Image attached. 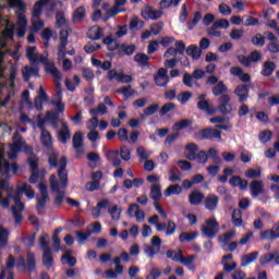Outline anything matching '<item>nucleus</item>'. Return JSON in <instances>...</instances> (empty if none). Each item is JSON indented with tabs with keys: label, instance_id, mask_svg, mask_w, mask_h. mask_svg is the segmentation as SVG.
<instances>
[{
	"label": "nucleus",
	"instance_id": "obj_46",
	"mask_svg": "<svg viewBox=\"0 0 279 279\" xmlns=\"http://www.w3.org/2000/svg\"><path fill=\"white\" fill-rule=\"evenodd\" d=\"M171 5L178 8V5H180V0H161L159 2L160 10H167V8H171Z\"/></svg>",
	"mask_w": 279,
	"mask_h": 279
},
{
	"label": "nucleus",
	"instance_id": "obj_34",
	"mask_svg": "<svg viewBox=\"0 0 279 279\" xmlns=\"http://www.w3.org/2000/svg\"><path fill=\"white\" fill-rule=\"evenodd\" d=\"M118 95H123L125 99H130V97H134L136 95V90L132 88V85H126L117 89Z\"/></svg>",
	"mask_w": 279,
	"mask_h": 279
},
{
	"label": "nucleus",
	"instance_id": "obj_24",
	"mask_svg": "<svg viewBox=\"0 0 279 279\" xmlns=\"http://www.w3.org/2000/svg\"><path fill=\"white\" fill-rule=\"evenodd\" d=\"M204 199H206V196L199 191L194 190L189 195V203L191 204V206H199L204 202Z\"/></svg>",
	"mask_w": 279,
	"mask_h": 279
},
{
	"label": "nucleus",
	"instance_id": "obj_64",
	"mask_svg": "<svg viewBox=\"0 0 279 279\" xmlns=\"http://www.w3.org/2000/svg\"><path fill=\"white\" fill-rule=\"evenodd\" d=\"M38 162L39 159L36 156H32L28 158V165L31 167V171H37L38 172Z\"/></svg>",
	"mask_w": 279,
	"mask_h": 279
},
{
	"label": "nucleus",
	"instance_id": "obj_35",
	"mask_svg": "<svg viewBox=\"0 0 279 279\" xmlns=\"http://www.w3.org/2000/svg\"><path fill=\"white\" fill-rule=\"evenodd\" d=\"M43 265L46 269H51V266L53 265V255L51 250L44 251Z\"/></svg>",
	"mask_w": 279,
	"mask_h": 279
},
{
	"label": "nucleus",
	"instance_id": "obj_53",
	"mask_svg": "<svg viewBox=\"0 0 279 279\" xmlns=\"http://www.w3.org/2000/svg\"><path fill=\"white\" fill-rule=\"evenodd\" d=\"M145 25V22L140 21L138 17H133L129 24V29L134 31V29H141Z\"/></svg>",
	"mask_w": 279,
	"mask_h": 279
},
{
	"label": "nucleus",
	"instance_id": "obj_13",
	"mask_svg": "<svg viewBox=\"0 0 279 279\" xmlns=\"http://www.w3.org/2000/svg\"><path fill=\"white\" fill-rule=\"evenodd\" d=\"M16 266L23 267V269L27 268L28 271H34V269H36V255L32 252H28L26 254V262L23 256H20L17 258Z\"/></svg>",
	"mask_w": 279,
	"mask_h": 279
},
{
	"label": "nucleus",
	"instance_id": "obj_43",
	"mask_svg": "<svg viewBox=\"0 0 279 279\" xmlns=\"http://www.w3.org/2000/svg\"><path fill=\"white\" fill-rule=\"evenodd\" d=\"M47 3V0H39L33 8V16L40 19L43 14V7Z\"/></svg>",
	"mask_w": 279,
	"mask_h": 279
},
{
	"label": "nucleus",
	"instance_id": "obj_50",
	"mask_svg": "<svg viewBox=\"0 0 279 279\" xmlns=\"http://www.w3.org/2000/svg\"><path fill=\"white\" fill-rule=\"evenodd\" d=\"M10 236V232L8 229L0 227V243L2 247H5L8 245V239Z\"/></svg>",
	"mask_w": 279,
	"mask_h": 279
},
{
	"label": "nucleus",
	"instance_id": "obj_37",
	"mask_svg": "<svg viewBox=\"0 0 279 279\" xmlns=\"http://www.w3.org/2000/svg\"><path fill=\"white\" fill-rule=\"evenodd\" d=\"M259 236L262 241H276V239H278V235H276V231L274 229L262 231Z\"/></svg>",
	"mask_w": 279,
	"mask_h": 279
},
{
	"label": "nucleus",
	"instance_id": "obj_18",
	"mask_svg": "<svg viewBox=\"0 0 279 279\" xmlns=\"http://www.w3.org/2000/svg\"><path fill=\"white\" fill-rule=\"evenodd\" d=\"M275 263V265H279V252L275 251V253H266L260 256L259 265L265 267V265H269V263Z\"/></svg>",
	"mask_w": 279,
	"mask_h": 279
},
{
	"label": "nucleus",
	"instance_id": "obj_41",
	"mask_svg": "<svg viewBox=\"0 0 279 279\" xmlns=\"http://www.w3.org/2000/svg\"><path fill=\"white\" fill-rule=\"evenodd\" d=\"M40 141L44 147H51V145H53V138L51 137V133H49V131L41 132Z\"/></svg>",
	"mask_w": 279,
	"mask_h": 279
},
{
	"label": "nucleus",
	"instance_id": "obj_1",
	"mask_svg": "<svg viewBox=\"0 0 279 279\" xmlns=\"http://www.w3.org/2000/svg\"><path fill=\"white\" fill-rule=\"evenodd\" d=\"M66 165L69 161L66 160L65 156H62L59 159V169H58V179L56 174L50 175V189L52 193H56L54 197V206L57 208H61L62 204H64V197H66V189H69V172H66Z\"/></svg>",
	"mask_w": 279,
	"mask_h": 279
},
{
	"label": "nucleus",
	"instance_id": "obj_12",
	"mask_svg": "<svg viewBox=\"0 0 279 279\" xmlns=\"http://www.w3.org/2000/svg\"><path fill=\"white\" fill-rule=\"evenodd\" d=\"M60 45L57 52L58 60H64L66 58V45H69V31L61 29L59 32Z\"/></svg>",
	"mask_w": 279,
	"mask_h": 279
},
{
	"label": "nucleus",
	"instance_id": "obj_23",
	"mask_svg": "<svg viewBox=\"0 0 279 279\" xmlns=\"http://www.w3.org/2000/svg\"><path fill=\"white\" fill-rule=\"evenodd\" d=\"M39 71L40 70L38 69V66H29V65L24 66L22 71L24 82H29L32 77H38Z\"/></svg>",
	"mask_w": 279,
	"mask_h": 279
},
{
	"label": "nucleus",
	"instance_id": "obj_47",
	"mask_svg": "<svg viewBox=\"0 0 279 279\" xmlns=\"http://www.w3.org/2000/svg\"><path fill=\"white\" fill-rule=\"evenodd\" d=\"M265 36H262L260 33H257L255 36L252 37L251 43L254 47H265Z\"/></svg>",
	"mask_w": 279,
	"mask_h": 279
},
{
	"label": "nucleus",
	"instance_id": "obj_7",
	"mask_svg": "<svg viewBox=\"0 0 279 279\" xmlns=\"http://www.w3.org/2000/svg\"><path fill=\"white\" fill-rule=\"evenodd\" d=\"M201 232L207 239H216L217 234H219V222L215 218L206 219L205 225L201 227Z\"/></svg>",
	"mask_w": 279,
	"mask_h": 279
},
{
	"label": "nucleus",
	"instance_id": "obj_15",
	"mask_svg": "<svg viewBox=\"0 0 279 279\" xmlns=\"http://www.w3.org/2000/svg\"><path fill=\"white\" fill-rule=\"evenodd\" d=\"M72 145L76 151V158H82L84 156V150L82 147L84 146V136L82 135V132L74 133L72 137Z\"/></svg>",
	"mask_w": 279,
	"mask_h": 279
},
{
	"label": "nucleus",
	"instance_id": "obj_2",
	"mask_svg": "<svg viewBox=\"0 0 279 279\" xmlns=\"http://www.w3.org/2000/svg\"><path fill=\"white\" fill-rule=\"evenodd\" d=\"M26 58H28L29 62L32 64H44L46 73H49L56 84H57V90H62V73H60V70L56 66V63L53 61H49L47 57L36 53V46H31L26 49Z\"/></svg>",
	"mask_w": 279,
	"mask_h": 279
},
{
	"label": "nucleus",
	"instance_id": "obj_60",
	"mask_svg": "<svg viewBox=\"0 0 279 279\" xmlns=\"http://www.w3.org/2000/svg\"><path fill=\"white\" fill-rule=\"evenodd\" d=\"M162 27H165V23L162 22L153 23L150 26V32L154 34V36H158V34L162 32Z\"/></svg>",
	"mask_w": 279,
	"mask_h": 279
},
{
	"label": "nucleus",
	"instance_id": "obj_42",
	"mask_svg": "<svg viewBox=\"0 0 279 279\" xmlns=\"http://www.w3.org/2000/svg\"><path fill=\"white\" fill-rule=\"evenodd\" d=\"M193 121H191L190 119L181 120L172 125V131L180 132V130H186V128H189V125H191Z\"/></svg>",
	"mask_w": 279,
	"mask_h": 279
},
{
	"label": "nucleus",
	"instance_id": "obj_20",
	"mask_svg": "<svg viewBox=\"0 0 279 279\" xmlns=\"http://www.w3.org/2000/svg\"><path fill=\"white\" fill-rule=\"evenodd\" d=\"M14 29H16L14 23L7 21L5 28L0 33V38L2 40H14Z\"/></svg>",
	"mask_w": 279,
	"mask_h": 279
},
{
	"label": "nucleus",
	"instance_id": "obj_19",
	"mask_svg": "<svg viewBox=\"0 0 279 279\" xmlns=\"http://www.w3.org/2000/svg\"><path fill=\"white\" fill-rule=\"evenodd\" d=\"M15 193L20 196L23 195V193H25L28 199H34V197H36V192L32 190V185L27 183H22L21 185H17Z\"/></svg>",
	"mask_w": 279,
	"mask_h": 279
},
{
	"label": "nucleus",
	"instance_id": "obj_10",
	"mask_svg": "<svg viewBox=\"0 0 279 279\" xmlns=\"http://www.w3.org/2000/svg\"><path fill=\"white\" fill-rule=\"evenodd\" d=\"M39 193L40 196H37L36 210H45V208H47V204L51 202V198H49V191L45 183H39Z\"/></svg>",
	"mask_w": 279,
	"mask_h": 279
},
{
	"label": "nucleus",
	"instance_id": "obj_17",
	"mask_svg": "<svg viewBox=\"0 0 279 279\" xmlns=\"http://www.w3.org/2000/svg\"><path fill=\"white\" fill-rule=\"evenodd\" d=\"M250 191L252 197H258V195H265V182L260 180H253L250 183Z\"/></svg>",
	"mask_w": 279,
	"mask_h": 279
},
{
	"label": "nucleus",
	"instance_id": "obj_49",
	"mask_svg": "<svg viewBox=\"0 0 279 279\" xmlns=\"http://www.w3.org/2000/svg\"><path fill=\"white\" fill-rule=\"evenodd\" d=\"M59 156H60V154L58 151H53L52 154H50L48 156V165H49L50 169L58 168V157Z\"/></svg>",
	"mask_w": 279,
	"mask_h": 279
},
{
	"label": "nucleus",
	"instance_id": "obj_30",
	"mask_svg": "<svg viewBox=\"0 0 279 279\" xmlns=\"http://www.w3.org/2000/svg\"><path fill=\"white\" fill-rule=\"evenodd\" d=\"M185 53L186 56H190L192 60H199V58H202L203 51L196 45H190L185 49Z\"/></svg>",
	"mask_w": 279,
	"mask_h": 279
},
{
	"label": "nucleus",
	"instance_id": "obj_14",
	"mask_svg": "<svg viewBox=\"0 0 279 279\" xmlns=\"http://www.w3.org/2000/svg\"><path fill=\"white\" fill-rule=\"evenodd\" d=\"M167 73H169V71L165 68H160L157 71V74L154 75L156 86L160 88L167 87V84H169V74Z\"/></svg>",
	"mask_w": 279,
	"mask_h": 279
},
{
	"label": "nucleus",
	"instance_id": "obj_57",
	"mask_svg": "<svg viewBox=\"0 0 279 279\" xmlns=\"http://www.w3.org/2000/svg\"><path fill=\"white\" fill-rule=\"evenodd\" d=\"M148 19H150L151 21H158V19H160V16H162V11L160 10H151V7H148Z\"/></svg>",
	"mask_w": 279,
	"mask_h": 279
},
{
	"label": "nucleus",
	"instance_id": "obj_61",
	"mask_svg": "<svg viewBox=\"0 0 279 279\" xmlns=\"http://www.w3.org/2000/svg\"><path fill=\"white\" fill-rule=\"evenodd\" d=\"M193 80H195L193 77V74L185 72L183 74V84L184 86H187V88H193Z\"/></svg>",
	"mask_w": 279,
	"mask_h": 279
},
{
	"label": "nucleus",
	"instance_id": "obj_27",
	"mask_svg": "<svg viewBox=\"0 0 279 279\" xmlns=\"http://www.w3.org/2000/svg\"><path fill=\"white\" fill-rule=\"evenodd\" d=\"M258 251L248 253L241 257V267H247V265H252V263H256L258 260Z\"/></svg>",
	"mask_w": 279,
	"mask_h": 279
},
{
	"label": "nucleus",
	"instance_id": "obj_44",
	"mask_svg": "<svg viewBox=\"0 0 279 279\" xmlns=\"http://www.w3.org/2000/svg\"><path fill=\"white\" fill-rule=\"evenodd\" d=\"M182 193V187L179 184H172L165 191V196L170 197V195H180Z\"/></svg>",
	"mask_w": 279,
	"mask_h": 279
},
{
	"label": "nucleus",
	"instance_id": "obj_31",
	"mask_svg": "<svg viewBox=\"0 0 279 279\" xmlns=\"http://www.w3.org/2000/svg\"><path fill=\"white\" fill-rule=\"evenodd\" d=\"M84 19H86V9L84 7L76 8L72 15L73 23H81Z\"/></svg>",
	"mask_w": 279,
	"mask_h": 279
},
{
	"label": "nucleus",
	"instance_id": "obj_59",
	"mask_svg": "<svg viewBox=\"0 0 279 279\" xmlns=\"http://www.w3.org/2000/svg\"><path fill=\"white\" fill-rule=\"evenodd\" d=\"M158 108H160V105L153 104L144 109V114L146 117H151L155 112H158Z\"/></svg>",
	"mask_w": 279,
	"mask_h": 279
},
{
	"label": "nucleus",
	"instance_id": "obj_4",
	"mask_svg": "<svg viewBox=\"0 0 279 279\" xmlns=\"http://www.w3.org/2000/svg\"><path fill=\"white\" fill-rule=\"evenodd\" d=\"M160 217L158 215H154L148 218V223L151 226H156L157 232H162L166 230V236H173L175 234V230H178V225L173 220H168L167 223L159 222Z\"/></svg>",
	"mask_w": 279,
	"mask_h": 279
},
{
	"label": "nucleus",
	"instance_id": "obj_48",
	"mask_svg": "<svg viewBox=\"0 0 279 279\" xmlns=\"http://www.w3.org/2000/svg\"><path fill=\"white\" fill-rule=\"evenodd\" d=\"M202 21V12L197 11L194 13V17L191 22L187 23V29L192 32V29H195V25Z\"/></svg>",
	"mask_w": 279,
	"mask_h": 279
},
{
	"label": "nucleus",
	"instance_id": "obj_11",
	"mask_svg": "<svg viewBox=\"0 0 279 279\" xmlns=\"http://www.w3.org/2000/svg\"><path fill=\"white\" fill-rule=\"evenodd\" d=\"M207 97L206 94H199L196 108L201 110V112H205L209 117H213V114L217 112V109L210 106V101H208Z\"/></svg>",
	"mask_w": 279,
	"mask_h": 279
},
{
	"label": "nucleus",
	"instance_id": "obj_16",
	"mask_svg": "<svg viewBox=\"0 0 279 279\" xmlns=\"http://www.w3.org/2000/svg\"><path fill=\"white\" fill-rule=\"evenodd\" d=\"M233 93L238 97L240 104H245V100L250 99V85H238Z\"/></svg>",
	"mask_w": 279,
	"mask_h": 279
},
{
	"label": "nucleus",
	"instance_id": "obj_40",
	"mask_svg": "<svg viewBox=\"0 0 279 279\" xmlns=\"http://www.w3.org/2000/svg\"><path fill=\"white\" fill-rule=\"evenodd\" d=\"M150 197L154 199V202H158L160 197H162V187H160V184H154L150 187Z\"/></svg>",
	"mask_w": 279,
	"mask_h": 279
},
{
	"label": "nucleus",
	"instance_id": "obj_28",
	"mask_svg": "<svg viewBox=\"0 0 279 279\" xmlns=\"http://www.w3.org/2000/svg\"><path fill=\"white\" fill-rule=\"evenodd\" d=\"M134 51H136V46L121 44L119 51H117V53L120 58H123V56H133Z\"/></svg>",
	"mask_w": 279,
	"mask_h": 279
},
{
	"label": "nucleus",
	"instance_id": "obj_38",
	"mask_svg": "<svg viewBox=\"0 0 279 279\" xmlns=\"http://www.w3.org/2000/svg\"><path fill=\"white\" fill-rule=\"evenodd\" d=\"M243 213L241 211V209H234L232 213V222L233 226H235L236 228H241V226H243Z\"/></svg>",
	"mask_w": 279,
	"mask_h": 279
},
{
	"label": "nucleus",
	"instance_id": "obj_3",
	"mask_svg": "<svg viewBox=\"0 0 279 279\" xmlns=\"http://www.w3.org/2000/svg\"><path fill=\"white\" fill-rule=\"evenodd\" d=\"M213 95L215 97H219L218 99V110L221 114H230L232 112V104H230V95L223 94L228 93V86L223 84V81H220L216 86L211 89Z\"/></svg>",
	"mask_w": 279,
	"mask_h": 279
},
{
	"label": "nucleus",
	"instance_id": "obj_51",
	"mask_svg": "<svg viewBox=\"0 0 279 279\" xmlns=\"http://www.w3.org/2000/svg\"><path fill=\"white\" fill-rule=\"evenodd\" d=\"M245 178H248V180H257L260 178V169H247L245 171Z\"/></svg>",
	"mask_w": 279,
	"mask_h": 279
},
{
	"label": "nucleus",
	"instance_id": "obj_39",
	"mask_svg": "<svg viewBox=\"0 0 279 279\" xmlns=\"http://www.w3.org/2000/svg\"><path fill=\"white\" fill-rule=\"evenodd\" d=\"M134 62H137L142 66H149V56L138 52L134 56Z\"/></svg>",
	"mask_w": 279,
	"mask_h": 279
},
{
	"label": "nucleus",
	"instance_id": "obj_54",
	"mask_svg": "<svg viewBox=\"0 0 279 279\" xmlns=\"http://www.w3.org/2000/svg\"><path fill=\"white\" fill-rule=\"evenodd\" d=\"M120 156H121L122 160L128 162L132 158V151L130 149H128V146H121L120 147Z\"/></svg>",
	"mask_w": 279,
	"mask_h": 279
},
{
	"label": "nucleus",
	"instance_id": "obj_55",
	"mask_svg": "<svg viewBox=\"0 0 279 279\" xmlns=\"http://www.w3.org/2000/svg\"><path fill=\"white\" fill-rule=\"evenodd\" d=\"M189 20V9L186 8V3H183L181 7L180 15H179V21L180 23H186Z\"/></svg>",
	"mask_w": 279,
	"mask_h": 279
},
{
	"label": "nucleus",
	"instance_id": "obj_63",
	"mask_svg": "<svg viewBox=\"0 0 279 279\" xmlns=\"http://www.w3.org/2000/svg\"><path fill=\"white\" fill-rule=\"evenodd\" d=\"M47 234L40 235L39 238V245L43 252H47V250H51V246H49V242H47Z\"/></svg>",
	"mask_w": 279,
	"mask_h": 279
},
{
	"label": "nucleus",
	"instance_id": "obj_58",
	"mask_svg": "<svg viewBox=\"0 0 279 279\" xmlns=\"http://www.w3.org/2000/svg\"><path fill=\"white\" fill-rule=\"evenodd\" d=\"M243 34H245V32L241 28H233L230 33V38L232 40H241L243 38Z\"/></svg>",
	"mask_w": 279,
	"mask_h": 279
},
{
	"label": "nucleus",
	"instance_id": "obj_32",
	"mask_svg": "<svg viewBox=\"0 0 279 279\" xmlns=\"http://www.w3.org/2000/svg\"><path fill=\"white\" fill-rule=\"evenodd\" d=\"M198 234L199 233L197 231L182 232L179 235V241L180 243H191V241H195V239H197Z\"/></svg>",
	"mask_w": 279,
	"mask_h": 279
},
{
	"label": "nucleus",
	"instance_id": "obj_6",
	"mask_svg": "<svg viewBox=\"0 0 279 279\" xmlns=\"http://www.w3.org/2000/svg\"><path fill=\"white\" fill-rule=\"evenodd\" d=\"M9 8L11 10H17L16 16H17V25L19 27H27V17L25 16V10L26 5L23 0H8Z\"/></svg>",
	"mask_w": 279,
	"mask_h": 279
},
{
	"label": "nucleus",
	"instance_id": "obj_8",
	"mask_svg": "<svg viewBox=\"0 0 279 279\" xmlns=\"http://www.w3.org/2000/svg\"><path fill=\"white\" fill-rule=\"evenodd\" d=\"M12 199H13L15 206L17 207V208L15 206L11 207L12 215L15 219V225L21 226V223H23V213H21V211L25 210V204L23 203V201H21V195L17 194L16 192L12 196Z\"/></svg>",
	"mask_w": 279,
	"mask_h": 279
},
{
	"label": "nucleus",
	"instance_id": "obj_5",
	"mask_svg": "<svg viewBox=\"0 0 279 279\" xmlns=\"http://www.w3.org/2000/svg\"><path fill=\"white\" fill-rule=\"evenodd\" d=\"M187 154L185 158L187 160H197L199 165H206L208 162V155L205 150H199V146L195 143H190L185 146Z\"/></svg>",
	"mask_w": 279,
	"mask_h": 279
},
{
	"label": "nucleus",
	"instance_id": "obj_52",
	"mask_svg": "<svg viewBox=\"0 0 279 279\" xmlns=\"http://www.w3.org/2000/svg\"><path fill=\"white\" fill-rule=\"evenodd\" d=\"M101 49V45L97 43H88L87 45L84 46V51L85 53H95V51H99Z\"/></svg>",
	"mask_w": 279,
	"mask_h": 279
},
{
	"label": "nucleus",
	"instance_id": "obj_29",
	"mask_svg": "<svg viewBox=\"0 0 279 279\" xmlns=\"http://www.w3.org/2000/svg\"><path fill=\"white\" fill-rule=\"evenodd\" d=\"M102 36L104 29H101L99 26H93L87 32V38H89V40H100Z\"/></svg>",
	"mask_w": 279,
	"mask_h": 279
},
{
	"label": "nucleus",
	"instance_id": "obj_21",
	"mask_svg": "<svg viewBox=\"0 0 279 279\" xmlns=\"http://www.w3.org/2000/svg\"><path fill=\"white\" fill-rule=\"evenodd\" d=\"M204 206L206 210H216L217 206H219V196L215 194H209L205 199H204Z\"/></svg>",
	"mask_w": 279,
	"mask_h": 279
},
{
	"label": "nucleus",
	"instance_id": "obj_56",
	"mask_svg": "<svg viewBox=\"0 0 279 279\" xmlns=\"http://www.w3.org/2000/svg\"><path fill=\"white\" fill-rule=\"evenodd\" d=\"M171 110H175V104L167 102L161 107L159 114L160 117H165V114L171 112Z\"/></svg>",
	"mask_w": 279,
	"mask_h": 279
},
{
	"label": "nucleus",
	"instance_id": "obj_33",
	"mask_svg": "<svg viewBox=\"0 0 279 279\" xmlns=\"http://www.w3.org/2000/svg\"><path fill=\"white\" fill-rule=\"evenodd\" d=\"M193 260H195V255H189L187 257H184V255L181 253V256L179 257V263L191 269V271H195Z\"/></svg>",
	"mask_w": 279,
	"mask_h": 279
},
{
	"label": "nucleus",
	"instance_id": "obj_26",
	"mask_svg": "<svg viewBox=\"0 0 279 279\" xmlns=\"http://www.w3.org/2000/svg\"><path fill=\"white\" fill-rule=\"evenodd\" d=\"M276 69H277L276 62L266 61L263 64L260 75H263V77H271V75H274V71H276Z\"/></svg>",
	"mask_w": 279,
	"mask_h": 279
},
{
	"label": "nucleus",
	"instance_id": "obj_62",
	"mask_svg": "<svg viewBox=\"0 0 279 279\" xmlns=\"http://www.w3.org/2000/svg\"><path fill=\"white\" fill-rule=\"evenodd\" d=\"M271 136H274V133H271V131L269 130L263 131L259 134V141L262 143H269V141H271Z\"/></svg>",
	"mask_w": 279,
	"mask_h": 279
},
{
	"label": "nucleus",
	"instance_id": "obj_22",
	"mask_svg": "<svg viewBox=\"0 0 279 279\" xmlns=\"http://www.w3.org/2000/svg\"><path fill=\"white\" fill-rule=\"evenodd\" d=\"M70 138H71V130H69V124H66V122H62L61 130L59 131L58 140L63 145H66Z\"/></svg>",
	"mask_w": 279,
	"mask_h": 279
},
{
	"label": "nucleus",
	"instance_id": "obj_45",
	"mask_svg": "<svg viewBox=\"0 0 279 279\" xmlns=\"http://www.w3.org/2000/svg\"><path fill=\"white\" fill-rule=\"evenodd\" d=\"M36 232H33L31 235L23 236L21 239L25 247H34V244L36 243Z\"/></svg>",
	"mask_w": 279,
	"mask_h": 279
},
{
	"label": "nucleus",
	"instance_id": "obj_25",
	"mask_svg": "<svg viewBox=\"0 0 279 279\" xmlns=\"http://www.w3.org/2000/svg\"><path fill=\"white\" fill-rule=\"evenodd\" d=\"M104 45H107L108 51H119L121 48V43L119 39L112 38V35H109L102 39Z\"/></svg>",
	"mask_w": 279,
	"mask_h": 279
},
{
	"label": "nucleus",
	"instance_id": "obj_9",
	"mask_svg": "<svg viewBox=\"0 0 279 279\" xmlns=\"http://www.w3.org/2000/svg\"><path fill=\"white\" fill-rule=\"evenodd\" d=\"M196 138L198 141H221V131L213 126L205 128L198 131Z\"/></svg>",
	"mask_w": 279,
	"mask_h": 279
},
{
	"label": "nucleus",
	"instance_id": "obj_36",
	"mask_svg": "<svg viewBox=\"0 0 279 279\" xmlns=\"http://www.w3.org/2000/svg\"><path fill=\"white\" fill-rule=\"evenodd\" d=\"M10 149L12 151V155H10V158H16V155L19 154V151L23 150V140L20 137L16 141H14Z\"/></svg>",
	"mask_w": 279,
	"mask_h": 279
}]
</instances>
